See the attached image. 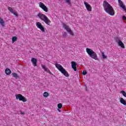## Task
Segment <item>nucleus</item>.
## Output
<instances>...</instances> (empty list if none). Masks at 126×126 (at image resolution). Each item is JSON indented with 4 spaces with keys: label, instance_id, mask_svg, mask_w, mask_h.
<instances>
[{
    "label": "nucleus",
    "instance_id": "nucleus-18",
    "mask_svg": "<svg viewBox=\"0 0 126 126\" xmlns=\"http://www.w3.org/2000/svg\"><path fill=\"white\" fill-rule=\"evenodd\" d=\"M0 24L2 26H3L4 25V22L3 21V20L0 17Z\"/></svg>",
    "mask_w": 126,
    "mask_h": 126
},
{
    "label": "nucleus",
    "instance_id": "nucleus-33",
    "mask_svg": "<svg viewBox=\"0 0 126 126\" xmlns=\"http://www.w3.org/2000/svg\"><path fill=\"white\" fill-rule=\"evenodd\" d=\"M79 81H80V80H79Z\"/></svg>",
    "mask_w": 126,
    "mask_h": 126
},
{
    "label": "nucleus",
    "instance_id": "nucleus-23",
    "mask_svg": "<svg viewBox=\"0 0 126 126\" xmlns=\"http://www.w3.org/2000/svg\"><path fill=\"white\" fill-rule=\"evenodd\" d=\"M101 55H102V58H103L104 60L107 59V57L104 54V52H102Z\"/></svg>",
    "mask_w": 126,
    "mask_h": 126
},
{
    "label": "nucleus",
    "instance_id": "nucleus-21",
    "mask_svg": "<svg viewBox=\"0 0 126 126\" xmlns=\"http://www.w3.org/2000/svg\"><path fill=\"white\" fill-rule=\"evenodd\" d=\"M8 10L10 11V12H11L12 13H13V9L11 8V7H8Z\"/></svg>",
    "mask_w": 126,
    "mask_h": 126
},
{
    "label": "nucleus",
    "instance_id": "nucleus-2",
    "mask_svg": "<svg viewBox=\"0 0 126 126\" xmlns=\"http://www.w3.org/2000/svg\"><path fill=\"white\" fill-rule=\"evenodd\" d=\"M37 16H38L41 20L45 22L47 25H51V20H49V18H48V17H47L45 14L42 13H39L37 14Z\"/></svg>",
    "mask_w": 126,
    "mask_h": 126
},
{
    "label": "nucleus",
    "instance_id": "nucleus-14",
    "mask_svg": "<svg viewBox=\"0 0 126 126\" xmlns=\"http://www.w3.org/2000/svg\"><path fill=\"white\" fill-rule=\"evenodd\" d=\"M31 62L32 63L34 66H37V59L36 58H32Z\"/></svg>",
    "mask_w": 126,
    "mask_h": 126
},
{
    "label": "nucleus",
    "instance_id": "nucleus-20",
    "mask_svg": "<svg viewBox=\"0 0 126 126\" xmlns=\"http://www.w3.org/2000/svg\"><path fill=\"white\" fill-rule=\"evenodd\" d=\"M43 96L44 97H45L46 98L47 97H48V96H49V93H48V92H44L43 93Z\"/></svg>",
    "mask_w": 126,
    "mask_h": 126
},
{
    "label": "nucleus",
    "instance_id": "nucleus-16",
    "mask_svg": "<svg viewBox=\"0 0 126 126\" xmlns=\"http://www.w3.org/2000/svg\"><path fill=\"white\" fill-rule=\"evenodd\" d=\"M5 72L7 75H9V74H11V70L9 68H7L5 70Z\"/></svg>",
    "mask_w": 126,
    "mask_h": 126
},
{
    "label": "nucleus",
    "instance_id": "nucleus-1",
    "mask_svg": "<svg viewBox=\"0 0 126 126\" xmlns=\"http://www.w3.org/2000/svg\"><path fill=\"white\" fill-rule=\"evenodd\" d=\"M103 6L104 10L107 13H108L110 15L114 16L115 15V11H114V8L111 4H110L107 1L104 0L103 3Z\"/></svg>",
    "mask_w": 126,
    "mask_h": 126
},
{
    "label": "nucleus",
    "instance_id": "nucleus-9",
    "mask_svg": "<svg viewBox=\"0 0 126 126\" xmlns=\"http://www.w3.org/2000/svg\"><path fill=\"white\" fill-rule=\"evenodd\" d=\"M39 6L40 8H42L45 12H48V7L45 5V4L42 2H40L39 3Z\"/></svg>",
    "mask_w": 126,
    "mask_h": 126
},
{
    "label": "nucleus",
    "instance_id": "nucleus-26",
    "mask_svg": "<svg viewBox=\"0 0 126 126\" xmlns=\"http://www.w3.org/2000/svg\"><path fill=\"white\" fill-rule=\"evenodd\" d=\"M65 1L67 3L70 4V0H65Z\"/></svg>",
    "mask_w": 126,
    "mask_h": 126
},
{
    "label": "nucleus",
    "instance_id": "nucleus-30",
    "mask_svg": "<svg viewBox=\"0 0 126 126\" xmlns=\"http://www.w3.org/2000/svg\"><path fill=\"white\" fill-rule=\"evenodd\" d=\"M57 111H58V112H59L60 113L62 112L59 108L57 109Z\"/></svg>",
    "mask_w": 126,
    "mask_h": 126
},
{
    "label": "nucleus",
    "instance_id": "nucleus-6",
    "mask_svg": "<svg viewBox=\"0 0 126 126\" xmlns=\"http://www.w3.org/2000/svg\"><path fill=\"white\" fill-rule=\"evenodd\" d=\"M15 96L17 100H19V101H22V102H26V101H27L26 98L23 96L21 94H16Z\"/></svg>",
    "mask_w": 126,
    "mask_h": 126
},
{
    "label": "nucleus",
    "instance_id": "nucleus-29",
    "mask_svg": "<svg viewBox=\"0 0 126 126\" xmlns=\"http://www.w3.org/2000/svg\"><path fill=\"white\" fill-rule=\"evenodd\" d=\"M21 115H25V113L21 112Z\"/></svg>",
    "mask_w": 126,
    "mask_h": 126
},
{
    "label": "nucleus",
    "instance_id": "nucleus-22",
    "mask_svg": "<svg viewBox=\"0 0 126 126\" xmlns=\"http://www.w3.org/2000/svg\"><path fill=\"white\" fill-rule=\"evenodd\" d=\"M57 107L58 109H62V108H63V104H62V103H59Z\"/></svg>",
    "mask_w": 126,
    "mask_h": 126
},
{
    "label": "nucleus",
    "instance_id": "nucleus-10",
    "mask_svg": "<svg viewBox=\"0 0 126 126\" xmlns=\"http://www.w3.org/2000/svg\"><path fill=\"white\" fill-rule=\"evenodd\" d=\"M84 3L85 4V6L86 7V8L87 11H89V12L92 11V7H91V5L89 3L86 2V1H85Z\"/></svg>",
    "mask_w": 126,
    "mask_h": 126
},
{
    "label": "nucleus",
    "instance_id": "nucleus-15",
    "mask_svg": "<svg viewBox=\"0 0 126 126\" xmlns=\"http://www.w3.org/2000/svg\"><path fill=\"white\" fill-rule=\"evenodd\" d=\"M120 102L121 104L124 105V106H126V101L125 99H124L123 97L120 98Z\"/></svg>",
    "mask_w": 126,
    "mask_h": 126
},
{
    "label": "nucleus",
    "instance_id": "nucleus-5",
    "mask_svg": "<svg viewBox=\"0 0 126 126\" xmlns=\"http://www.w3.org/2000/svg\"><path fill=\"white\" fill-rule=\"evenodd\" d=\"M63 28H64L65 30H66L67 32H68V33H69V34L71 35V36L74 35V34L73 33V32H72V31H71V29L69 28V26L66 25V24L64 23H63Z\"/></svg>",
    "mask_w": 126,
    "mask_h": 126
},
{
    "label": "nucleus",
    "instance_id": "nucleus-3",
    "mask_svg": "<svg viewBox=\"0 0 126 126\" xmlns=\"http://www.w3.org/2000/svg\"><path fill=\"white\" fill-rule=\"evenodd\" d=\"M55 65L56 67H57V68L58 69H59V71H61L63 73V74L64 75V76H66V77H68V76H69L67 71H66V70H65V69H64V68H63V66H62V65L58 63H56L55 64Z\"/></svg>",
    "mask_w": 126,
    "mask_h": 126
},
{
    "label": "nucleus",
    "instance_id": "nucleus-4",
    "mask_svg": "<svg viewBox=\"0 0 126 126\" xmlns=\"http://www.w3.org/2000/svg\"><path fill=\"white\" fill-rule=\"evenodd\" d=\"M86 50L87 54L92 59L97 61V54L94 51L88 48H87Z\"/></svg>",
    "mask_w": 126,
    "mask_h": 126
},
{
    "label": "nucleus",
    "instance_id": "nucleus-25",
    "mask_svg": "<svg viewBox=\"0 0 126 126\" xmlns=\"http://www.w3.org/2000/svg\"><path fill=\"white\" fill-rule=\"evenodd\" d=\"M83 75H86V74H87V71H83Z\"/></svg>",
    "mask_w": 126,
    "mask_h": 126
},
{
    "label": "nucleus",
    "instance_id": "nucleus-32",
    "mask_svg": "<svg viewBox=\"0 0 126 126\" xmlns=\"http://www.w3.org/2000/svg\"><path fill=\"white\" fill-rule=\"evenodd\" d=\"M86 91H88V90H87V89H86Z\"/></svg>",
    "mask_w": 126,
    "mask_h": 126
},
{
    "label": "nucleus",
    "instance_id": "nucleus-7",
    "mask_svg": "<svg viewBox=\"0 0 126 126\" xmlns=\"http://www.w3.org/2000/svg\"><path fill=\"white\" fill-rule=\"evenodd\" d=\"M115 40L116 42L118 43L119 46L121 47L122 49H125V44H124V43H123L122 41H121V38H120L119 37H116L115 38Z\"/></svg>",
    "mask_w": 126,
    "mask_h": 126
},
{
    "label": "nucleus",
    "instance_id": "nucleus-19",
    "mask_svg": "<svg viewBox=\"0 0 126 126\" xmlns=\"http://www.w3.org/2000/svg\"><path fill=\"white\" fill-rule=\"evenodd\" d=\"M17 40V37L16 36H14L12 38V43H14Z\"/></svg>",
    "mask_w": 126,
    "mask_h": 126
},
{
    "label": "nucleus",
    "instance_id": "nucleus-31",
    "mask_svg": "<svg viewBox=\"0 0 126 126\" xmlns=\"http://www.w3.org/2000/svg\"><path fill=\"white\" fill-rule=\"evenodd\" d=\"M64 35L65 37H66V36H67V34H66V32H65V33H64Z\"/></svg>",
    "mask_w": 126,
    "mask_h": 126
},
{
    "label": "nucleus",
    "instance_id": "nucleus-17",
    "mask_svg": "<svg viewBox=\"0 0 126 126\" xmlns=\"http://www.w3.org/2000/svg\"><path fill=\"white\" fill-rule=\"evenodd\" d=\"M12 75L15 78H19V76L17 74H16V73H12Z\"/></svg>",
    "mask_w": 126,
    "mask_h": 126
},
{
    "label": "nucleus",
    "instance_id": "nucleus-12",
    "mask_svg": "<svg viewBox=\"0 0 126 126\" xmlns=\"http://www.w3.org/2000/svg\"><path fill=\"white\" fill-rule=\"evenodd\" d=\"M72 68L74 70V71H76L77 70V68H76V63L74 61H72L71 62Z\"/></svg>",
    "mask_w": 126,
    "mask_h": 126
},
{
    "label": "nucleus",
    "instance_id": "nucleus-11",
    "mask_svg": "<svg viewBox=\"0 0 126 126\" xmlns=\"http://www.w3.org/2000/svg\"><path fill=\"white\" fill-rule=\"evenodd\" d=\"M118 2H119V5L120 6V7H122L124 10L125 11V12H126V5L124 4V3L123 2V1L121 0H118Z\"/></svg>",
    "mask_w": 126,
    "mask_h": 126
},
{
    "label": "nucleus",
    "instance_id": "nucleus-27",
    "mask_svg": "<svg viewBox=\"0 0 126 126\" xmlns=\"http://www.w3.org/2000/svg\"><path fill=\"white\" fill-rule=\"evenodd\" d=\"M122 18L123 20H124L125 21H126V17L125 16H123Z\"/></svg>",
    "mask_w": 126,
    "mask_h": 126
},
{
    "label": "nucleus",
    "instance_id": "nucleus-13",
    "mask_svg": "<svg viewBox=\"0 0 126 126\" xmlns=\"http://www.w3.org/2000/svg\"><path fill=\"white\" fill-rule=\"evenodd\" d=\"M41 65H42V68L43 69H44V71L48 72V73H49V74H52V72H51L50 69H49V68H48L46 67V65H45L44 64H42Z\"/></svg>",
    "mask_w": 126,
    "mask_h": 126
},
{
    "label": "nucleus",
    "instance_id": "nucleus-28",
    "mask_svg": "<svg viewBox=\"0 0 126 126\" xmlns=\"http://www.w3.org/2000/svg\"><path fill=\"white\" fill-rule=\"evenodd\" d=\"M12 14H14V15H15V16H18V14H17V13L13 12V13H12Z\"/></svg>",
    "mask_w": 126,
    "mask_h": 126
},
{
    "label": "nucleus",
    "instance_id": "nucleus-24",
    "mask_svg": "<svg viewBox=\"0 0 126 126\" xmlns=\"http://www.w3.org/2000/svg\"><path fill=\"white\" fill-rule=\"evenodd\" d=\"M121 93H122V94H123V95L124 97H126V92H125V91H122L121 92Z\"/></svg>",
    "mask_w": 126,
    "mask_h": 126
},
{
    "label": "nucleus",
    "instance_id": "nucleus-8",
    "mask_svg": "<svg viewBox=\"0 0 126 126\" xmlns=\"http://www.w3.org/2000/svg\"><path fill=\"white\" fill-rule=\"evenodd\" d=\"M36 26L38 29H40V31H42V32H45V28L44 27V26L42 25V23L37 22L36 23Z\"/></svg>",
    "mask_w": 126,
    "mask_h": 126
}]
</instances>
